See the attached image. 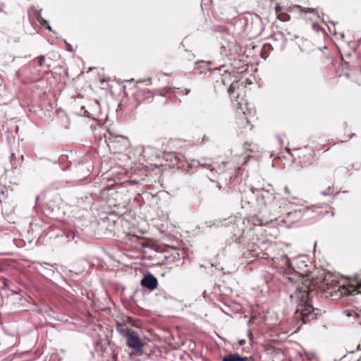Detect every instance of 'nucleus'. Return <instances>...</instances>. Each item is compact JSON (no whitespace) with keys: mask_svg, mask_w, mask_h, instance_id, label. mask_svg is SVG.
I'll use <instances>...</instances> for the list:
<instances>
[{"mask_svg":"<svg viewBox=\"0 0 361 361\" xmlns=\"http://www.w3.org/2000/svg\"><path fill=\"white\" fill-rule=\"evenodd\" d=\"M245 360L246 357H242L238 354H230L222 358V361H245Z\"/></svg>","mask_w":361,"mask_h":361,"instance_id":"nucleus-4","label":"nucleus"},{"mask_svg":"<svg viewBox=\"0 0 361 361\" xmlns=\"http://www.w3.org/2000/svg\"><path fill=\"white\" fill-rule=\"evenodd\" d=\"M234 90L232 85H231L228 88V92L230 94H232Z\"/></svg>","mask_w":361,"mask_h":361,"instance_id":"nucleus-12","label":"nucleus"},{"mask_svg":"<svg viewBox=\"0 0 361 361\" xmlns=\"http://www.w3.org/2000/svg\"><path fill=\"white\" fill-rule=\"evenodd\" d=\"M355 310H345V314H346V316L347 317H354V314H353V312Z\"/></svg>","mask_w":361,"mask_h":361,"instance_id":"nucleus-8","label":"nucleus"},{"mask_svg":"<svg viewBox=\"0 0 361 361\" xmlns=\"http://www.w3.org/2000/svg\"><path fill=\"white\" fill-rule=\"evenodd\" d=\"M117 329L125 336V334L126 333V331H125L123 329H122L121 325L118 326Z\"/></svg>","mask_w":361,"mask_h":361,"instance_id":"nucleus-9","label":"nucleus"},{"mask_svg":"<svg viewBox=\"0 0 361 361\" xmlns=\"http://www.w3.org/2000/svg\"><path fill=\"white\" fill-rule=\"evenodd\" d=\"M92 67H90V68H89L88 71H92Z\"/></svg>","mask_w":361,"mask_h":361,"instance_id":"nucleus-18","label":"nucleus"},{"mask_svg":"<svg viewBox=\"0 0 361 361\" xmlns=\"http://www.w3.org/2000/svg\"><path fill=\"white\" fill-rule=\"evenodd\" d=\"M249 336L250 338H252V332L250 330H249Z\"/></svg>","mask_w":361,"mask_h":361,"instance_id":"nucleus-16","label":"nucleus"},{"mask_svg":"<svg viewBox=\"0 0 361 361\" xmlns=\"http://www.w3.org/2000/svg\"><path fill=\"white\" fill-rule=\"evenodd\" d=\"M284 190H285V192H286L287 194H289V193H290V190H289V189H288V187H286H286L284 188Z\"/></svg>","mask_w":361,"mask_h":361,"instance_id":"nucleus-13","label":"nucleus"},{"mask_svg":"<svg viewBox=\"0 0 361 361\" xmlns=\"http://www.w3.org/2000/svg\"><path fill=\"white\" fill-rule=\"evenodd\" d=\"M297 8H298L302 12H304V13H312L314 12V8H303L300 6H297Z\"/></svg>","mask_w":361,"mask_h":361,"instance_id":"nucleus-7","label":"nucleus"},{"mask_svg":"<svg viewBox=\"0 0 361 361\" xmlns=\"http://www.w3.org/2000/svg\"><path fill=\"white\" fill-rule=\"evenodd\" d=\"M125 336L126 338V345L130 348L133 349L136 353H141L144 344L137 333L131 329H127Z\"/></svg>","mask_w":361,"mask_h":361,"instance_id":"nucleus-2","label":"nucleus"},{"mask_svg":"<svg viewBox=\"0 0 361 361\" xmlns=\"http://www.w3.org/2000/svg\"><path fill=\"white\" fill-rule=\"evenodd\" d=\"M293 300L298 302V307L295 313L300 314L303 323L314 319L316 314L312 305L307 301L308 290L306 287L296 288L293 294L290 295Z\"/></svg>","mask_w":361,"mask_h":361,"instance_id":"nucleus-1","label":"nucleus"},{"mask_svg":"<svg viewBox=\"0 0 361 361\" xmlns=\"http://www.w3.org/2000/svg\"><path fill=\"white\" fill-rule=\"evenodd\" d=\"M38 20H39V21L40 22V23H41L42 25H45V24H47V21H46L45 20H43L42 18H39V17L38 18Z\"/></svg>","mask_w":361,"mask_h":361,"instance_id":"nucleus-10","label":"nucleus"},{"mask_svg":"<svg viewBox=\"0 0 361 361\" xmlns=\"http://www.w3.org/2000/svg\"><path fill=\"white\" fill-rule=\"evenodd\" d=\"M353 314H354L353 322H355L356 320L361 323V308L357 309L356 311L353 312Z\"/></svg>","mask_w":361,"mask_h":361,"instance_id":"nucleus-6","label":"nucleus"},{"mask_svg":"<svg viewBox=\"0 0 361 361\" xmlns=\"http://www.w3.org/2000/svg\"><path fill=\"white\" fill-rule=\"evenodd\" d=\"M142 286L147 288L149 290H153L157 288V279L154 276L149 274L145 276L141 281Z\"/></svg>","mask_w":361,"mask_h":361,"instance_id":"nucleus-3","label":"nucleus"},{"mask_svg":"<svg viewBox=\"0 0 361 361\" xmlns=\"http://www.w3.org/2000/svg\"><path fill=\"white\" fill-rule=\"evenodd\" d=\"M47 28L51 30V27L49 25L47 26Z\"/></svg>","mask_w":361,"mask_h":361,"instance_id":"nucleus-17","label":"nucleus"},{"mask_svg":"<svg viewBox=\"0 0 361 361\" xmlns=\"http://www.w3.org/2000/svg\"><path fill=\"white\" fill-rule=\"evenodd\" d=\"M183 92H184L185 94H188L190 92V90L185 89Z\"/></svg>","mask_w":361,"mask_h":361,"instance_id":"nucleus-14","label":"nucleus"},{"mask_svg":"<svg viewBox=\"0 0 361 361\" xmlns=\"http://www.w3.org/2000/svg\"><path fill=\"white\" fill-rule=\"evenodd\" d=\"M277 18L282 22H286L290 20V16L286 13H279L277 14Z\"/></svg>","mask_w":361,"mask_h":361,"instance_id":"nucleus-5","label":"nucleus"},{"mask_svg":"<svg viewBox=\"0 0 361 361\" xmlns=\"http://www.w3.org/2000/svg\"><path fill=\"white\" fill-rule=\"evenodd\" d=\"M276 9V12L278 13H279V12L282 9V8L279 6V5H277L275 8Z\"/></svg>","mask_w":361,"mask_h":361,"instance_id":"nucleus-11","label":"nucleus"},{"mask_svg":"<svg viewBox=\"0 0 361 361\" xmlns=\"http://www.w3.org/2000/svg\"><path fill=\"white\" fill-rule=\"evenodd\" d=\"M314 356V354H312V355H307V357H308V358H309L310 360H312V357H313Z\"/></svg>","mask_w":361,"mask_h":361,"instance_id":"nucleus-15","label":"nucleus"}]
</instances>
